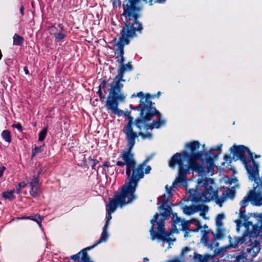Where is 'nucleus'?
<instances>
[{
  "label": "nucleus",
  "mask_w": 262,
  "mask_h": 262,
  "mask_svg": "<svg viewBox=\"0 0 262 262\" xmlns=\"http://www.w3.org/2000/svg\"><path fill=\"white\" fill-rule=\"evenodd\" d=\"M2 57V54L1 51L0 50V60L1 59Z\"/></svg>",
  "instance_id": "63"
},
{
  "label": "nucleus",
  "mask_w": 262,
  "mask_h": 262,
  "mask_svg": "<svg viewBox=\"0 0 262 262\" xmlns=\"http://www.w3.org/2000/svg\"><path fill=\"white\" fill-rule=\"evenodd\" d=\"M234 239L232 243L231 237L229 236V245L221 248L215 247L212 250L213 254L211 256H213L214 258L215 256L223 255L227 249L238 247V245L242 247L246 246V252L255 255L260 249L259 242H262V230H245L242 236H235Z\"/></svg>",
  "instance_id": "4"
},
{
  "label": "nucleus",
  "mask_w": 262,
  "mask_h": 262,
  "mask_svg": "<svg viewBox=\"0 0 262 262\" xmlns=\"http://www.w3.org/2000/svg\"><path fill=\"white\" fill-rule=\"evenodd\" d=\"M197 205H192L189 206H185L183 207V212L185 214L191 215L197 212Z\"/></svg>",
  "instance_id": "22"
},
{
  "label": "nucleus",
  "mask_w": 262,
  "mask_h": 262,
  "mask_svg": "<svg viewBox=\"0 0 262 262\" xmlns=\"http://www.w3.org/2000/svg\"><path fill=\"white\" fill-rule=\"evenodd\" d=\"M151 167L149 166V165H147L145 167V172L144 173L145 174H148L150 173V171L151 170Z\"/></svg>",
  "instance_id": "48"
},
{
  "label": "nucleus",
  "mask_w": 262,
  "mask_h": 262,
  "mask_svg": "<svg viewBox=\"0 0 262 262\" xmlns=\"http://www.w3.org/2000/svg\"><path fill=\"white\" fill-rule=\"evenodd\" d=\"M44 173V171L42 169H40L38 172V174L37 176H38V177L39 176V175L42 174Z\"/></svg>",
  "instance_id": "57"
},
{
  "label": "nucleus",
  "mask_w": 262,
  "mask_h": 262,
  "mask_svg": "<svg viewBox=\"0 0 262 262\" xmlns=\"http://www.w3.org/2000/svg\"><path fill=\"white\" fill-rule=\"evenodd\" d=\"M29 186L31 187L30 190V195L36 198L40 195L41 193L40 185L38 176H33L31 182L28 183Z\"/></svg>",
  "instance_id": "15"
},
{
  "label": "nucleus",
  "mask_w": 262,
  "mask_h": 262,
  "mask_svg": "<svg viewBox=\"0 0 262 262\" xmlns=\"http://www.w3.org/2000/svg\"><path fill=\"white\" fill-rule=\"evenodd\" d=\"M63 262H73L71 261L70 257H66L63 259Z\"/></svg>",
  "instance_id": "53"
},
{
  "label": "nucleus",
  "mask_w": 262,
  "mask_h": 262,
  "mask_svg": "<svg viewBox=\"0 0 262 262\" xmlns=\"http://www.w3.org/2000/svg\"><path fill=\"white\" fill-rule=\"evenodd\" d=\"M200 143L198 141H194L192 142H188L185 144V148L190 150V153L186 150H183L179 152L181 160L189 159L192 160H203L204 152L203 151H197L200 148Z\"/></svg>",
  "instance_id": "12"
},
{
  "label": "nucleus",
  "mask_w": 262,
  "mask_h": 262,
  "mask_svg": "<svg viewBox=\"0 0 262 262\" xmlns=\"http://www.w3.org/2000/svg\"><path fill=\"white\" fill-rule=\"evenodd\" d=\"M194 258L195 259H198L200 262H209V260L213 259V256H211V255L209 254H206L203 256L199 254H196L194 256Z\"/></svg>",
  "instance_id": "21"
},
{
  "label": "nucleus",
  "mask_w": 262,
  "mask_h": 262,
  "mask_svg": "<svg viewBox=\"0 0 262 262\" xmlns=\"http://www.w3.org/2000/svg\"><path fill=\"white\" fill-rule=\"evenodd\" d=\"M260 157V155H255V157H254L255 158H258Z\"/></svg>",
  "instance_id": "62"
},
{
  "label": "nucleus",
  "mask_w": 262,
  "mask_h": 262,
  "mask_svg": "<svg viewBox=\"0 0 262 262\" xmlns=\"http://www.w3.org/2000/svg\"><path fill=\"white\" fill-rule=\"evenodd\" d=\"M42 146H35L32 151V157L35 156L37 154L40 152L42 150Z\"/></svg>",
  "instance_id": "39"
},
{
  "label": "nucleus",
  "mask_w": 262,
  "mask_h": 262,
  "mask_svg": "<svg viewBox=\"0 0 262 262\" xmlns=\"http://www.w3.org/2000/svg\"><path fill=\"white\" fill-rule=\"evenodd\" d=\"M161 93L160 92H158L157 94V97H159L161 95Z\"/></svg>",
  "instance_id": "60"
},
{
  "label": "nucleus",
  "mask_w": 262,
  "mask_h": 262,
  "mask_svg": "<svg viewBox=\"0 0 262 262\" xmlns=\"http://www.w3.org/2000/svg\"><path fill=\"white\" fill-rule=\"evenodd\" d=\"M93 247H88L81 250L78 253L71 255L70 259L74 260L75 261L78 262L80 261L81 257L80 262H89V256L88 254V251L92 249Z\"/></svg>",
  "instance_id": "18"
},
{
  "label": "nucleus",
  "mask_w": 262,
  "mask_h": 262,
  "mask_svg": "<svg viewBox=\"0 0 262 262\" xmlns=\"http://www.w3.org/2000/svg\"><path fill=\"white\" fill-rule=\"evenodd\" d=\"M12 127L16 128L19 132H21L23 131V127L20 123H17L16 124H13L12 125Z\"/></svg>",
  "instance_id": "43"
},
{
  "label": "nucleus",
  "mask_w": 262,
  "mask_h": 262,
  "mask_svg": "<svg viewBox=\"0 0 262 262\" xmlns=\"http://www.w3.org/2000/svg\"><path fill=\"white\" fill-rule=\"evenodd\" d=\"M97 93L98 94V95H99L100 94H102L103 93L102 92V90H101L99 88L98 91L97 92Z\"/></svg>",
  "instance_id": "59"
},
{
  "label": "nucleus",
  "mask_w": 262,
  "mask_h": 262,
  "mask_svg": "<svg viewBox=\"0 0 262 262\" xmlns=\"http://www.w3.org/2000/svg\"><path fill=\"white\" fill-rule=\"evenodd\" d=\"M139 137H141L142 139H147L151 140L152 138V134L149 132L144 133L139 129L138 132H134V136L131 137H129L126 140H129L130 142H132L133 144H135L136 139Z\"/></svg>",
  "instance_id": "20"
},
{
  "label": "nucleus",
  "mask_w": 262,
  "mask_h": 262,
  "mask_svg": "<svg viewBox=\"0 0 262 262\" xmlns=\"http://www.w3.org/2000/svg\"><path fill=\"white\" fill-rule=\"evenodd\" d=\"M27 185H29L28 183H25V182H20L17 184L18 188H17V193H20V189L21 188H24Z\"/></svg>",
  "instance_id": "42"
},
{
  "label": "nucleus",
  "mask_w": 262,
  "mask_h": 262,
  "mask_svg": "<svg viewBox=\"0 0 262 262\" xmlns=\"http://www.w3.org/2000/svg\"><path fill=\"white\" fill-rule=\"evenodd\" d=\"M223 145L222 144H219L217 145L213 146L211 148V150H219L220 151L216 154H211V156L214 158V159H216L218 158V156L220 155L222 151V147Z\"/></svg>",
  "instance_id": "30"
},
{
  "label": "nucleus",
  "mask_w": 262,
  "mask_h": 262,
  "mask_svg": "<svg viewBox=\"0 0 262 262\" xmlns=\"http://www.w3.org/2000/svg\"><path fill=\"white\" fill-rule=\"evenodd\" d=\"M20 12L23 16L24 15V8L23 6H21L20 8Z\"/></svg>",
  "instance_id": "54"
},
{
  "label": "nucleus",
  "mask_w": 262,
  "mask_h": 262,
  "mask_svg": "<svg viewBox=\"0 0 262 262\" xmlns=\"http://www.w3.org/2000/svg\"><path fill=\"white\" fill-rule=\"evenodd\" d=\"M6 169L5 166L0 167V178L3 176L4 171Z\"/></svg>",
  "instance_id": "50"
},
{
  "label": "nucleus",
  "mask_w": 262,
  "mask_h": 262,
  "mask_svg": "<svg viewBox=\"0 0 262 262\" xmlns=\"http://www.w3.org/2000/svg\"><path fill=\"white\" fill-rule=\"evenodd\" d=\"M99 98H100V100H102V99H104V96L103 95V94H100L99 95Z\"/></svg>",
  "instance_id": "58"
},
{
  "label": "nucleus",
  "mask_w": 262,
  "mask_h": 262,
  "mask_svg": "<svg viewBox=\"0 0 262 262\" xmlns=\"http://www.w3.org/2000/svg\"><path fill=\"white\" fill-rule=\"evenodd\" d=\"M211 155V153L210 152V151L209 152H207L205 154V158H203V160H202V161L205 160L206 164L208 165V166L210 167V168H213L214 166V160H213V157H211L210 156Z\"/></svg>",
  "instance_id": "24"
},
{
  "label": "nucleus",
  "mask_w": 262,
  "mask_h": 262,
  "mask_svg": "<svg viewBox=\"0 0 262 262\" xmlns=\"http://www.w3.org/2000/svg\"><path fill=\"white\" fill-rule=\"evenodd\" d=\"M230 150L233 154L234 160H240L243 162L249 180L260 182V180L257 179L259 163L254 160L253 154L250 150L242 145H234L231 147Z\"/></svg>",
  "instance_id": "7"
},
{
  "label": "nucleus",
  "mask_w": 262,
  "mask_h": 262,
  "mask_svg": "<svg viewBox=\"0 0 262 262\" xmlns=\"http://www.w3.org/2000/svg\"><path fill=\"white\" fill-rule=\"evenodd\" d=\"M115 59H116V62L119 64H120V65H121L122 64H123L125 61V59H124V56H116V57H115Z\"/></svg>",
  "instance_id": "41"
},
{
  "label": "nucleus",
  "mask_w": 262,
  "mask_h": 262,
  "mask_svg": "<svg viewBox=\"0 0 262 262\" xmlns=\"http://www.w3.org/2000/svg\"><path fill=\"white\" fill-rule=\"evenodd\" d=\"M143 260L145 261H147L149 260V259L147 258V257H144L143 258Z\"/></svg>",
  "instance_id": "61"
},
{
  "label": "nucleus",
  "mask_w": 262,
  "mask_h": 262,
  "mask_svg": "<svg viewBox=\"0 0 262 262\" xmlns=\"http://www.w3.org/2000/svg\"><path fill=\"white\" fill-rule=\"evenodd\" d=\"M13 45L15 46H20L24 42V38L17 34H15L13 37Z\"/></svg>",
  "instance_id": "28"
},
{
  "label": "nucleus",
  "mask_w": 262,
  "mask_h": 262,
  "mask_svg": "<svg viewBox=\"0 0 262 262\" xmlns=\"http://www.w3.org/2000/svg\"><path fill=\"white\" fill-rule=\"evenodd\" d=\"M151 159V157H147L142 163L139 164L136 168L134 169L133 171V175L131 179L132 183L138 184L140 179L144 177L143 169L146 163Z\"/></svg>",
  "instance_id": "14"
},
{
  "label": "nucleus",
  "mask_w": 262,
  "mask_h": 262,
  "mask_svg": "<svg viewBox=\"0 0 262 262\" xmlns=\"http://www.w3.org/2000/svg\"><path fill=\"white\" fill-rule=\"evenodd\" d=\"M3 196L5 199H9L10 200H12L15 198V196L13 195V191H12L4 192L3 193Z\"/></svg>",
  "instance_id": "34"
},
{
  "label": "nucleus",
  "mask_w": 262,
  "mask_h": 262,
  "mask_svg": "<svg viewBox=\"0 0 262 262\" xmlns=\"http://www.w3.org/2000/svg\"><path fill=\"white\" fill-rule=\"evenodd\" d=\"M150 234V238L152 241L155 239L168 242L175 241L176 239L171 238L169 236L173 233H179L180 230H169V232H165V230H149Z\"/></svg>",
  "instance_id": "13"
},
{
  "label": "nucleus",
  "mask_w": 262,
  "mask_h": 262,
  "mask_svg": "<svg viewBox=\"0 0 262 262\" xmlns=\"http://www.w3.org/2000/svg\"><path fill=\"white\" fill-rule=\"evenodd\" d=\"M140 98L139 105L134 110L140 111V117L136 119V126L140 130L146 131L154 128H159L166 124V120L161 118V114L157 111L151 100L149 94L145 96L142 92L132 95V97Z\"/></svg>",
  "instance_id": "2"
},
{
  "label": "nucleus",
  "mask_w": 262,
  "mask_h": 262,
  "mask_svg": "<svg viewBox=\"0 0 262 262\" xmlns=\"http://www.w3.org/2000/svg\"><path fill=\"white\" fill-rule=\"evenodd\" d=\"M12 62V60L11 59H8V60H6V64H7L8 66H9V64L10 63H11Z\"/></svg>",
  "instance_id": "55"
},
{
  "label": "nucleus",
  "mask_w": 262,
  "mask_h": 262,
  "mask_svg": "<svg viewBox=\"0 0 262 262\" xmlns=\"http://www.w3.org/2000/svg\"><path fill=\"white\" fill-rule=\"evenodd\" d=\"M2 138L4 140L8 143H10L11 142V137L10 132L9 130H4L2 132L1 134Z\"/></svg>",
  "instance_id": "27"
},
{
  "label": "nucleus",
  "mask_w": 262,
  "mask_h": 262,
  "mask_svg": "<svg viewBox=\"0 0 262 262\" xmlns=\"http://www.w3.org/2000/svg\"><path fill=\"white\" fill-rule=\"evenodd\" d=\"M113 213V212L106 211V222L105 225H104L102 229H107L108 228V224L109 223V221L112 219L111 214Z\"/></svg>",
  "instance_id": "35"
},
{
  "label": "nucleus",
  "mask_w": 262,
  "mask_h": 262,
  "mask_svg": "<svg viewBox=\"0 0 262 262\" xmlns=\"http://www.w3.org/2000/svg\"><path fill=\"white\" fill-rule=\"evenodd\" d=\"M126 141L127 148L126 149L123 151L120 155V157L123 160V162L121 161H117L116 165L119 167H115V170L117 173H123L124 172L123 167L125 165L126 174L128 177V182L125 184L129 185V184H132L131 186L137 188L138 184L130 183L132 181L131 179L133 175V171L134 169L136 168V162L134 159V155L132 152V150L135 144L129 140H126Z\"/></svg>",
  "instance_id": "9"
},
{
  "label": "nucleus",
  "mask_w": 262,
  "mask_h": 262,
  "mask_svg": "<svg viewBox=\"0 0 262 262\" xmlns=\"http://www.w3.org/2000/svg\"><path fill=\"white\" fill-rule=\"evenodd\" d=\"M217 232L214 235L213 232H212V234L214 235V237L213 239H215V241H216L217 239H222L225 237V230H216Z\"/></svg>",
  "instance_id": "31"
},
{
  "label": "nucleus",
  "mask_w": 262,
  "mask_h": 262,
  "mask_svg": "<svg viewBox=\"0 0 262 262\" xmlns=\"http://www.w3.org/2000/svg\"><path fill=\"white\" fill-rule=\"evenodd\" d=\"M93 162V165L92 166V169H95V166L98 163V161L97 160H92Z\"/></svg>",
  "instance_id": "51"
},
{
  "label": "nucleus",
  "mask_w": 262,
  "mask_h": 262,
  "mask_svg": "<svg viewBox=\"0 0 262 262\" xmlns=\"http://www.w3.org/2000/svg\"><path fill=\"white\" fill-rule=\"evenodd\" d=\"M24 70L26 75L29 74V72L27 67H24Z\"/></svg>",
  "instance_id": "56"
},
{
  "label": "nucleus",
  "mask_w": 262,
  "mask_h": 262,
  "mask_svg": "<svg viewBox=\"0 0 262 262\" xmlns=\"http://www.w3.org/2000/svg\"><path fill=\"white\" fill-rule=\"evenodd\" d=\"M185 232L184 237H187L188 236V234L191 232H199V230H182Z\"/></svg>",
  "instance_id": "47"
},
{
  "label": "nucleus",
  "mask_w": 262,
  "mask_h": 262,
  "mask_svg": "<svg viewBox=\"0 0 262 262\" xmlns=\"http://www.w3.org/2000/svg\"><path fill=\"white\" fill-rule=\"evenodd\" d=\"M133 70V67L130 62L127 63L120 65L118 69V74L114 78L112 83L109 85L108 95L105 102V107L107 111L121 116L123 112L118 108L119 104L125 101L126 95L123 92L124 84L125 81L124 74L126 72H130Z\"/></svg>",
  "instance_id": "3"
},
{
  "label": "nucleus",
  "mask_w": 262,
  "mask_h": 262,
  "mask_svg": "<svg viewBox=\"0 0 262 262\" xmlns=\"http://www.w3.org/2000/svg\"><path fill=\"white\" fill-rule=\"evenodd\" d=\"M53 35L57 42H59L60 41L66 37V34L61 32L55 33L53 34Z\"/></svg>",
  "instance_id": "32"
},
{
  "label": "nucleus",
  "mask_w": 262,
  "mask_h": 262,
  "mask_svg": "<svg viewBox=\"0 0 262 262\" xmlns=\"http://www.w3.org/2000/svg\"><path fill=\"white\" fill-rule=\"evenodd\" d=\"M166 2V0H147L146 3H148L150 6H152L153 3L163 4H165Z\"/></svg>",
  "instance_id": "38"
},
{
  "label": "nucleus",
  "mask_w": 262,
  "mask_h": 262,
  "mask_svg": "<svg viewBox=\"0 0 262 262\" xmlns=\"http://www.w3.org/2000/svg\"><path fill=\"white\" fill-rule=\"evenodd\" d=\"M108 235H109L107 232V230H103L99 239H98L96 242V243L92 247H93V248H94L95 246H96L101 243L105 242L107 240V239L108 237Z\"/></svg>",
  "instance_id": "26"
},
{
  "label": "nucleus",
  "mask_w": 262,
  "mask_h": 262,
  "mask_svg": "<svg viewBox=\"0 0 262 262\" xmlns=\"http://www.w3.org/2000/svg\"><path fill=\"white\" fill-rule=\"evenodd\" d=\"M196 229H197V230L201 229V227L199 226V227L196 228Z\"/></svg>",
  "instance_id": "64"
},
{
  "label": "nucleus",
  "mask_w": 262,
  "mask_h": 262,
  "mask_svg": "<svg viewBox=\"0 0 262 262\" xmlns=\"http://www.w3.org/2000/svg\"><path fill=\"white\" fill-rule=\"evenodd\" d=\"M111 83H108V80H103L99 84V88L101 90H104L105 88H107V91L108 93L109 85Z\"/></svg>",
  "instance_id": "33"
},
{
  "label": "nucleus",
  "mask_w": 262,
  "mask_h": 262,
  "mask_svg": "<svg viewBox=\"0 0 262 262\" xmlns=\"http://www.w3.org/2000/svg\"><path fill=\"white\" fill-rule=\"evenodd\" d=\"M190 250V248L189 247H184L181 251V256H184L187 252H189Z\"/></svg>",
  "instance_id": "44"
},
{
  "label": "nucleus",
  "mask_w": 262,
  "mask_h": 262,
  "mask_svg": "<svg viewBox=\"0 0 262 262\" xmlns=\"http://www.w3.org/2000/svg\"><path fill=\"white\" fill-rule=\"evenodd\" d=\"M213 185L214 181L211 178L198 179L195 189H191L189 191L190 200L192 202L199 203H207L214 200L217 204L222 206L227 200L226 196L223 192L219 197L218 191L213 188Z\"/></svg>",
  "instance_id": "6"
},
{
  "label": "nucleus",
  "mask_w": 262,
  "mask_h": 262,
  "mask_svg": "<svg viewBox=\"0 0 262 262\" xmlns=\"http://www.w3.org/2000/svg\"><path fill=\"white\" fill-rule=\"evenodd\" d=\"M167 262H183L178 257H175L172 259L168 260Z\"/></svg>",
  "instance_id": "49"
},
{
  "label": "nucleus",
  "mask_w": 262,
  "mask_h": 262,
  "mask_svg": "<svg viewBox=\"0 0 262 262\" xmlns=\"http://www.w3.org/2000/svg\"><path fill=\"white\" fill-rule=\"evenodd\" d=\"M224 160L225 161V162H223L222 163V165H225V162H229L230 163L231 162V158H230V157L228 155H224Z\"/></svg>",
  "instance_id": "45"
},
{
  "label": "nucleus",
  "mask_w": 262,
  "mask_h": 262,
  "mask_svg": "<svg viewBox=\"0 0 262 262\" xmlns=\"http://www.w3.org/2000/svg\"><path fill=\"white\" fill-rule=\"evenodd\" d=\"M127 123L124 126L123 132L125 135L126 140L128 139L129 137L134 136V131L133 130V126H136V119L134 121V118L131 116H128L127 117Z\"/></svg>",
  "instance_id": "19"
},
{
  "label": "nucleus",
  "mask_w": 262,
  "mask_h": 262,
  "mask_svg": "<svg viewBox=\"0 0 262 262\" xmlns=\"http://www.w3.org/2000/svg\"><path fill=\"white\" fill-rule=\"evenodd\" d=\"M249 202H251V197L248 192L239 203V219L234 221L236 229H239L242 227L245 229H262V213H246L245 207Z\"/></svg>",
  "instance_id": "8"
},
{
  "label": "nucleus",
  "mask_w": 262,
  "mask_h": 262,
  "mask_svg": "<svg viewBox=\"0 0 262 262\" xmlns=\"http://www.w3.org/2000/svg\"><path fill=\"white\" fill-rule=\"evenodd\" d=\"M245 253H244L243 251L236 257V260L237 262H240L241 260H243L244 259L246 258V255H245Z\"/></svg>",
  "instance_id": "40"
},
{
  "label": "nucleus",
  "mask_w": 262,
  "mask_h": 262,
  "mask_svg": "<svg viewBox=\"0 0 262 262\" xmlns=\"http://www.w3.org/2000/svg\"><path fill=\"white\" fill-rule=\"evenodd\" d=\"M172 227L171 229H188L190 224L189 221H185L184 219L179 217L177 213L172 214Z\"/></svg>",
  "instance_id": "16"
},
{
  "label": "nucleus",
  "mask_w": 262,
  "mask_h": 262,
  "mask_svg": "<svg viewBox=\"0 0 262 262\" xmlns=\"http://www.w3.org/2000/svg\"><path fill=\"white\" fill-rule=\"evenodd\" d=\"M166 195H163L158 198L161 204L159 207V209L161 211L160 214L156 213L153 218L150 220V229H165V222L172 214L171 208V203L168 198H166Z\"/></svg>",
  "instance_id": "11"
},
{
  "label": "nucleus",
  "mask_w": 262,
  "mask_h": 262,
  "mask_svg": "<svg viewBox=\"0 0 262 262\" xmlns=\"http://www.w3.org/2000/svg\"><path fill=\"white\" fill-rule=\"evenodd\" d=\"M103 166L106 167H109L112 166H111L110 163L108 161L104 162L103 163Z\"/></svg>",
  "instance_id": "52"
},
{
  "label": "nucleus",
  "mask_w": 262,
  "mask_h": 262,
  "mask_svg": "<svg viewBox=\"0 0 262 262\" xmlns=\"http://www.w3.org/2000/svg\"><path fill=\"white\" fill-rule=\"evenodd\" d=\"M225 194L226 198H230L231 199H233L235 196V191L233 190H229L228 191L224 192Z\"/></svg>",
  "instance_id": "37"
},
{
  "label": "nucleus",
  "mask_w": 262,
  "mask_h": 262,
  "mask_svg": "<svg viewBox=\"0 0 262 262\" xmlns=\"http://www.w3.org/2000/svg\"><path fill=\"white\" fill-rule=\"evenodd\" d=\"M25 219H29L35 221L38 225L39 228H41V221L42 219L40 215L36 213L32 215L25 217Z\"/></svg>",
  "instance_id": "25"
},
{
  "label": "nucleus",
  "mask_w": 262,
  "mask_h": 262,
  "mask_svg": "<svg viewBox=\"0 0 262 262\" xmlns=\"http://www.w3.org/2000/svg\"><path fill=\"white\" fill-rule=\"evenodd\" d=\"M179 153L175 154L171 158L169 162V166L173 167L176 165H178L179 170L178 176L172 183L170 187L167 185L165 188L167 190L168 197L172 196V190L173 188L176 187L179 184L184 186L187 184L186 176L190 170L198 172L200 174H203L205 172L204 167L201 163L196 162L198 160H192L186 159V160H181Z\"/></svg>",
  "instance_id": "5"
},
{
  "label": "nucleus",
  "mask_w": 262,
  "mask_h": 262,
  "mask_svg": "<svg viewBox=\"0 0 262 262\" xmlns=\"http://www.w3.org/2000/svg\"><path fill=\"white\" fill-rule=\"evenodd\" d=\"M225 216L224 213L219 214L215 218V224L216 229H223V220L225 219Z\"/></svg>",
  "instance_id": "23"
},
{
  "label": "nucleus",
  "mask_w": 262,
  "mask_h": 262,
  "mask_svg": "<svg viewBox=\"0 0 262 262\" xmlns=\"http://www.w3.org/2000/svg\"><path fill=\"white\" fill-rule=\"evenodd\" d=\"M140 0H129L126 5H123V15L125 17L124 26L121 31V36L116 43L117 55L124 56V47L129 43V39L136 36V32L141 33L142 24L138 20V14L141 8L139 7Z\"/></svg>",
  "instance_id": "1"
},
{
  "label": "nucleus",
  "mask_w": 262,
  "mask_h": 262,
  "mask_svg": "<svg viewBox=\"0 0 262 262\" xmlns=\"http://www.w3.org/2000/svg\"><path fill=\"white\" fill-rule=\"evenodd\" d=\"M55 29L57 30V31L61 32L64 30L63 26L62 24H58L57 28H55Z\"/></svg>",
  "instance_id": "46"
},
{
  "label": "nucleus",
  "mask_w": 262,
  "mask_h": 262,
  "mask_svg": "<svg viewBox=\"0 0 262 262\" xmlns=\"http://www.w3.org/2000/svg\"><path fill=\"white\" fill-rule=\"evenodd\" d=\"M196 209H197V212L199 211H200L203 212H206L208 211L209 208H208V207L206 205H197Z\"/></svg>",
  "instance_id": "36"
},
{
  "label": "nucleus",
  "mask_w": 262,
  "mask_h": 262,
  "mask_svg": "<svg viewBox=\"0 0 262 262\" xmlns=\"http://www.w3.org/2000/svg\"><path fill=\"white\" fill-rule=\"evenodd\" d=\"M48 127H44L41 131L39 133L38 135V141H42L46 138L47 134Z\"/></svg>",
  "instance_id": "29"
},
{
  "label": "nucleus",
  "mask_w": 262,
  "mask_h": 262,
  "mask_svg": "<svg viewBox=\"0 0 262 262\" xmlns=\"http://www.w3.org/2000/svg\"><path fill=\"white\" fill-rule=\"evenodd\" d=\"M124 184L120 192L114 195V199H110L109 204L106 205V211L114 212L117 206L122 207L126 204L131 203L134 200H136L135 191L136 187Z\"/></svg>",
  "instance_id": "10"
},
{
  "label": "nucleus",
  "mask_w": 262,
  "mask_h": 262,
  "mask_svg": "<svg viewBox=\"0 0 262 262\" xmlns=\"http://www.w3.org/2000/svg\"><path fill=\"white\" fill-rule=\"evenodd\" d=\"M202 236L201 237V242L203 243L205 246L207 247L210 250H212L215 247L219 246V243L215 241V239H212L211 241L209 239L208 234L212 230H201Z\"/></svg>",
  "instance_id": "17"
}]
</instances>
